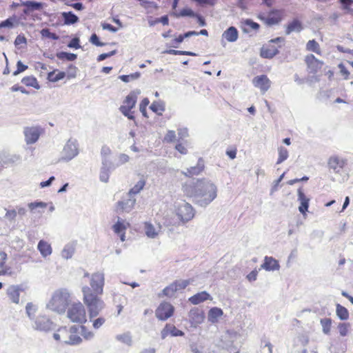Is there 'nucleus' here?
<instances>
[{
  "instance_id": "6e6552de",
  "label": "nucleus",
  "mask_w": 353,
  "mask_h": 353,
  "mask_svg": "<svg viewBox=\"0 0 353 353\" xmlns=\"http://www.w3.org/2000/svg\"><path fill=\"white\" fill-rule=\"evenodd\" d=\"M176 210L177 216L183 223L192 220L195 214L193 207L185 201L177 203Z\"/></svg>"
},
{
  "instance_id": "c9c22d12",
  "label": "nucleus",
  "mask_w": 353,
  "mask_h": 353,
  "mask_svg": "<svg viewBox=\"0 0 353 353\" xmlns=\"http://www.w3.org/2000/svg\"><path fill=\"white\" fill-rule=\"evenodd\" d=\"M336 313L337 316L342 321H345L349 319L348 310L339 303L336 305Z\"/></svg>"
},
{
  "instance_id": "e2e57ef3",
  "label": "nucleus",
  "mask_w": 353,
  "mask_h": 353,
  "mask_svg": "<svg viewBox=\"0 0 353 353\" xmlns=\"http://www.w3.org/2000/svg\"><path fill=\"white\" fill-rule=\"evenodd\" d=\"M130 160V157L128 155L125 154H120L118 156V162L116 163V166L119 167L121 165L125 164V163L128 162Z\"/></svg>"
},
{
  "instance_id": "4468645a",
  "label": "nucleus",
  "mask_w": 353,
  "mask_h": 353,
  "mask_svg": "<svg viewBox=\"0 0 353 353\" xmlns=\"http://www.w3.org/2000/svg\"><path fill=\"white\" fill-rule=\"evenodd\" d=\"M24 292L22 285H11L6 290V294L11 302L19 304L20 302V295Z\"/></svg>"
},
{
  "instance_id": "423d86ee",
  "label": "nucleus",
  "mask_w": 353,
  "mask_h": 353,
  "mask_svg": "<svg viewBox=\"0 0 353 353\" xmlns=\"http://www.w3.org/2000/svg\"><path fill=\"white\" fill-rule=\"evenodd\" d=\"M79 153V143L75 139H69L60 153L59 161L69 162Z\"/></svg>"
},
{
  "instance_id": "bf43d9fd",
  "label": "nucleus",
  "mask_w": 353,
  "mask_h": 353,
  "mask_svg": "<svg viewBox=\"0 0 353 353\" xmlns=\"http://www.w3.org/2000/svg\"><path fill=\"white\" fill-rule=\"evenodd\" d=\"M41 34L43 37H46L49 39H52L53 40H58L59 36L56 34L52 33L50 31L48 28H43L41 30Z\"/></svg>"
},
{
  "instance_id": "f3484780",
  "label": "nucleus",
  "mask_w": 353,
  "mask_h": 353,
  "mask_svg": "<svg viewBox=\"0 0 353 353\" xmlns=\"http://www.w3.org/2000/svg\"><path fill=\"white\" fill-rule=\"evenodd\" d=\"M128 226L129 223L120 217H118L117 222L112 225L114 232L120 236L121 241L125 240V230Z\"/></svg>"
},
{
  "instance_id": "052dcab7",
  "label": "nucleus",
  "mask_w": 353,
  "mask_h": 353,
  "mask_svg": "<svg viewBox=\"0 0 353 353\" xmlns=\"http://www.w3.org/2000/svg\"><path fill=\"white\" fill-rule=\"evenodd\" d=\"M176 139V133L174 130H168L163 138V141L166 143H172Z\"/></svg>"
},
{
  "instance_id": "6ab92c4d",
  "label": "nucleus",
  "mask_w": 353,
  "mask_h": 353,
  "mask_svg": "<svg viewBox=\"0 0 353 353\" xmlns=\"http://www.w3.org/2000/svg\"><path fill=\"white\" fill-rule=\"evenodd\" d=\"M21 6L26 7L23 12L28 15L34 11L41 10L43 8L44 3L35 1H26L21 3Z\"/></svg>"
},
{
  "instance_id": "0e129e2a",
  "label": "nucleus",
  "mask_w": 353,
  "mask_h": 353,
  "mask_svg": "<svg viewBox=\"0 0 353 353\" xmlns=\"http://www.w3.org/2000/svg\"><path fill=\"white\" fill-rule=\"evenodd\" d=\"M28 68V66L24 65L21 61L17 63V70L13 72L14 76H17L21 72H24Z\"/></svg>"
},
{
  "instance_id": "de8ad7c7",
  "label": "nucleus",
  "mask_w": 353,
  "mask_h": 353,
  "mask_svg": "<svg viewBox=\"0 0 353 353\" xmlns=\"http://www.w3.org/2000/svg\"><path fill=\"white\" fill-rule=\"evenodd\" d=\"M116 339L118 341H119L128 345H131V344H132V337L129 332L117 335Z\"/></svg>"
},
{
  "instance_id": "4c0bfd02",
  "label": "nucleus",
  "mask_w": 353,
  "mask_h": 353,
  "mask_svg": "<svg viewBox=\"0 0 353 353\" xmlns=\"http://www.w3.org/2000/svg\"><path fill=\"white\" fill-rule=\"evenodd\" d=\"M150 109L159 115H161L165 111V105L161 101H154L150 106Z\"/></svg>"
},
{
  "instance_id": "dca6fc26",
  "label": "nucleus",
  "mask_w": 353,
  "mask_h": 353,
  "mask_svg": "<svg viewBox=\"0 0 353 353\" xmlns=\"http://www.w3.org/2000/svg\"><path fill=\"white\" fill-rule=\"evenodd\" d=\"M252 83L254 87L259 88L263 94L267 92L271 85L270 80L265 74L255 77L252 79Z\"/></svg>"
},
{
  "instance_id": "79ce46f5",
  "label": "nucleus",
  "mask_w": 353,
  "mask_h": 353,
  "mask_svg": "<svg viewBox=\"0 0 353 353\" xmlns=\"http://www.w3.org/2000/svg\"><path fill=\"white\" fill-rule=\"evenodd\" d=\"M80 329V334L84 339L90 341L94 339V333L92 331L88 330L85 326L83 325H81Z\"/></svg>"
},
{
  "instance_id": "2eb2a0df",
  "label": "nucleus",
  "mask_w": 353,
  "mask_h": 353,
  "mask_svg": "<svg viewBox=\"0 0 353 353\" xmlns=\"http://www.w3.org/2000/svg\"><path fill=\"white\" fill-rule=\"evenodd\" d=\"M188 316L191 325L195 327L202 323L205 319L203 311L198 307L191 309Z\"/></svg>"
},
{
  "instance_id": "4be33fe9",
  "label": "nucleus",
  "mask_w": 353,
  "mask_h": 353,
  "mask_svg": "<svg viewBox=\"0 0 353 353\" xmlns=\"http://www.w3.org/2000/svg\"><path fill=\"white\" fill-rule=\"evenodd\" d=\"M161 227L158 225L154 226L150 222H145L144 230L145 235L150 239L157 238L161 232Z\"/></svg>"
},
{
  "instance_id": "5fc2aeb1",
  "label": "nucleus",
  "mask_w": 353,
  "mask_h": 353,
  "mask_svg": "<svg viewBox=\"0 0 353 353\" xmlns=\"http://www.w3.org/2000/svg\"><path fill=\"white\" fill-rule=\"evenodd\" d=\"M139 77H140V73L135 72V73L130 74L129 75H121V76H119V78L122 81H123L125 83H128L130 81L137 79L138 78H139Z\"/></svg>"
},
{
  "instance_id": "72a5a7b5",
  "label": "nucleus",
  "mask_w": 353,
  "mask_h": 353,
  "mask_svg": "<svg viewBox=\"0 0 353 353\" xmlns=\"http://www.w3.org/2000/svg\"><path fill=\"white\" fill-rule=\"evenodd\" d=\"M62 17L64 20V23L66 25H72L79 21V17L72 12H63Z\"/></svg>"
},
{
  "instance_id": "2f4dec72",
  "label": "nucleus",
  "mask_w": 353,
  "mask_h": 353,
  "mask_svg": "<svg viewBox=\"0 0 353 353\" xmlns=\"http://www.w3.org/2000/svg\"><path fill=\"white\" fill-rule=\"evenodd\" d=\"M303 30L302 23L297 19L290 22L287 26L285 34H290L292 32H299Z\"/></svg>"
},
{
  "instance_id": "b1692460",
  "label": "nucleus",
  "mask_w": 353,
  "mask_h": 353,
  "mask_svg": "<svg viewBox=\"0 0 353 353\" xmlns=\"http://www.w3.org/2000/svg\"><path fill=\"white\" fill-rule=\"evenodd\" d=\"M212 299V298L210 294L205 291H203L190 297L189 301L194 305H198L206 300Z\"/></svg>"
},
{
  "instance_id": "864d4df0",
  "label": "nucleus",
  "mask_w": 353,
  "mask_h": 353,
  "mask_svg": "<svg viewBox=\"0 0 353 353\" xmlns=\"http://www.w3.org/2000/svg\"><path fill=\"white\" fill-rule=\"evenodd\" d=\"M191 281L190 279L186 280H179L174 282L176 285V292L185 289L188 285H190Z\"/></svg>"
},
{
  "instance_id": "58836bf2",
  "label": "nucleus",
  "mask_w": 353,
  "mask_h": 353,
  "mask_svg": "<svg viewBox=\"0 0 353 353\" xmlns=\"http://www.w3.org/2000/svg\"><path fill=\"white\" fill-rule=\"evenodd\" d=\"M281 19L277 12H272L268 17L265 18V21L268 26H272L279 23Z\"/></svg>"
},
{
  "instance_id": "6e6d98bb",
  "label": "nucleus",
  "mask_w": 353,
  "mask_h": 353,
  "mask_svg": "<svg viewBox=\"0 0 353 353\" xmlns=\"http://www.w3.org/2000/svg\"><path fill=\"white\" fill-rule=\"evenodd\" d=\"M37 308L35 305H34L32 303H28L26 306V312L28 316V318L32 321L34 317V314L35 313Z\"/></svg>"
},
{
  "instance_id": "69168bd1",
  "label": "nucleus",
  "mask_w": 353,
  "mask_h": 353,
  "mask_svg": "<svg viewBox=\"0 0 353 353\" xmlns=\"http://www.w3.org/2000/svg\"><path fill=\"white\" fill-rule=\"evenodd\" d=\"M170 334L172 336H182L184 335V332L178 330L174 325H170Z\"/></svg>"
},
{
  "instance_id": "c03bdc74",
  "label": "nucleus",
  "mask_w": 353,
  "mask_h": 353,
  "mask_svg": "<svg viewBox=\"0 0 353 353\" xmlns=\"http://www.w3.org/2000/svg\"><path fill=\"white\" fill-rule=\"evenodd\" d=\"M57 57L61 60L65 59V60H68L70 61H72L77 59V55L76 54H73V53H69V52H59L57 53Z\"/></svg>"
},
{
  "instance_id": "9d476101",
  "label": "nucleus",
  "mask_w": 353,
  "mask_h": 353,
  "mask_svg": "<svg viewBox=\"0 0 353 353\" xmlns=\"http://www.w3.org/2000/svg\"><path fill=\"white\" fill-rule=\"evenodd\" d=\"M42 129L38 126L26 127L23 130L25 141L28 145L35 143L39 139Z\"/></svg>"
},
{
  "instance_id": "f8f14e48",
  "label": "nucleus",
  "mask_w": 353,
  "mask_h": 353,
  "mask_svg": "<svg viewBox=\"0 0 353 353\" xmlns=\"http://www.w3.org/2000/svg\"><path fill=\"white\" fill-rule=\"evenodd\" d=\"M238 334L234 330H227L221 336L219 346L223 349L229 350L233 345L234 342L237 339Z\"/></svg>"
},
{
  "instance_id": "f03ea898",
  "label": "nucleus",
  "mask_w": 353,
  "mask_h": 353,
  "mask_svg": "<svg viewBox=\"0 0 353 353\" xmlns=\"http://www.w3.org/2000/svg\"><path fill=\"white\" fill-rule=\"evenodd\" d=\"M83 302L88 307L89 319L97 317L105 307L103 301L98 295L92 292L90 288H82Z\"/></svg>"
},
{
  "instance_id": "412c9836",
  "label": "nucleus",
  "mask_w": 353,
  "mask_h": 353,
  "mask_svg": "<svg viewBox=\"0 0 353 353\" xmlns=\"http://www.w3.org/2000/svg\"><path fill=\"white\" fill-rule=\"evenodd\" d=\"M261 268L266 271H275L279 270L280 265L279 261L272 256H266L264 258L263 263L261 265Z\"/></svg>"
},
{
  "instance_id": "cd10ccee",
  "label": "nucleus",
  "mask_w": 353,
  "mask_h": 353,
  "mask_svg": "<svg viewBox=\"0 0 353 353\" xmlns=\"http://www.w3.org/2000/svg\"><path fill=\"white\" fill-rule=\"evenodd\" d=\"M145 183L146 180L144 178V176H141L139 180L136 183V184L131 189H130L128 193V196H134V195L139 194L143 189L144 186L145 185Z\"/></svg>"
},
{
  "instance_id": "09e8293b",
  "label": "nucleus",
  "mask_w": 353,
  "mask_h": 353,
  "mask_svg": "<svg viewBox=\"0 0 353 353\" xmlns=\"http://www.w3.org/2000/svg\"><path fill=\"white\" fill-rule=\"evenodd\" d=\"M112 170L101 168L100 174H99V179L103 183H107L109 180L110 173Z\"/></svg>"
},
{
  "instance_id": "0eeeda50",
  "label": "nucleus",
  "mask_w": 353,
  "mask_h": 353,
  "mask_svg": "<svg viewBox=\"0 0 353 353\" xmlns=\"http://www.w3.org/2000/svg\"><path fill=\"white\" fill-rule=\"evenodd\" d=\"M32 327L37 331L48 332L54 330L55 325L48 316L39 314L32 320Z\"/></svg>"
},
{
  "instance_id": "1a4fd4ad",
  "label": "nucleus",
  "mask_w": 353,
  "mask_h": 353,
  "mask_svg": "<svg viewBox=\"0 0 353 353\" xmlns=\"http://www.w3.org/2000/svg\"><path fill=\"white\" fill-rule=\"evenodd\" d=\"M105 282L104 274L103 272H95L90 276V285L92 292L99 295L103 293Z\"/></svg>"
},
{
  "instance_id": "393cba45",
  "label": "nucleus",
  "mask_w": 353,
  "mask_h": 353,
  "mask_svg": "<svg viewBox=\"0 0 353 353\" xmlns=\"http://www.w3.org/2000/svg\"><path fill=\"white\" fill-rule=\"evenodd\" d=\"M298 201L301 203L299 207V212L302 214H305L308 210L310 199L307 198L301 188L298 190Z\"/></svg>"
},
{
  "instance_id": "37998d69",
  "label": "nucleus",
  "mask_w": 353,
  "mask_h": 353,
  "mask_svg": "<svg viewBox=\"0 0 353 353\" xmlns=\"http://www.w3.org/2000/svg\"><path fill=\"white\" fill-rule=\"evenodd\" d=\"M278 152L279 158L277 159L276 164H280L288 158L289 154L288 150L283 146L278 148Z\"/></svg>"
},
{
  "instance_id": "f257e3e1",
  "label": "nucleus",
  "mask_w": 353,
  "mask_h": 353,
  "mask_svg": "<svg viewBox=\"0 0 353 353\" xmlns=\"http://www.w3.org/2000/svg\"><path fill=\"white\" fill-rule=\"evenodd\" d=\"M182 188L187 196L192 198L193 202L202 208H206L217 196L216 185L206 179L190 180Z\"/></svg>"
},
{
  "instance_id": "e433bc0d",
  "label": "nucleus",
  "mask_w": 353,
  "mask_h": 353,
  "mask_svg": "<svg viewBox=\"0 0 353 353\" xmlns=\"http://www.w3.org/2000/svg\"><path fill=\"white\" fill-rule=\"evenodd\" d=\"M21 82L26 86H30L37 90L40 88L37 79L32 76L23 77Z\"/></svg>"
},
{
  "instance_id": "7c9ffc66",
  "label": "nucleus",
  "mask_w": 353,
  "mask_h": 353,
  "mask_svg": "<svg viewBox=\"0 0 353 353\" xmlns=\"http://www.w3.org/2000/svg\"><path fill=\"white\" fill-rule=\"evenodd\" d=\"M37 249L43 257H46L52 254V248L50 245L43 240H41L39 242Z\"/></svg>"
},
{
  "instance_id": "f704fd0d",
  "label": "nucleus",
  "mask_w": 353,
  "mask_h": 353,
  "mask_svg": "<svg viewBox=\"0 0 353 353\" xmlns=\"http://www.w3.org/2000/svg\"><path fill=\"white\" fill-rule=\"evenodd\" d=\"M137 97L134 92H130L123 101V105L131 109L135 107Z\"/></svg>"
},
{
  "instance_id": "9b49d317",
  "label": "nucleus",
  "mask_w": 353,
  "mask_h": 353,
  "mask_svg": "<svg viewBox=\"0 0 353 353\" xmlns=\"http://www.w3.org/2000/svg\"><path fill=\"white\" fill-rule=\"evenodd\" d=\"M174 311V307L168 302L161 303L155 312L157 318L161 321H165L172 316Z\"/></svg>"
},
{
  "instance_id": "ea45409f",
  "label": "nucleus",
  "mask_w": 353,
  "mask_h": 353,
  "mask_svg": "<svg viewBox=\"0 0 353 353\" xmlns=\"http://www.w3.org/2000/svg\"><path fill=\"white\" fill-rule=\"evenodd\" d=\"M322 327V331L325 334H330L332 327V319L330 318H323L320 321Z\"/></svg>"
},
{
  "instance_id": "49530a36",
  "label": "nucleus",
  "mask_w": 353,
  "mask_h": 353,
  "mask_svg": "<svg viewBox=\"0 0 353 353\" xmlns=\"http://www.w3.org/2000/svg\"><path fill=\"white\" fill-rule=\"evenodd\" d=\"M65 77V73L64 72H59L57 74H55L54 71L48 73V79L50 81L57 82L61 79H63Z\"/></svg>"
},
{
  "instance_id": "338daca9",
  "label": "nucleus",
  "mask_w": 353,
  "mask_h": 353,
  "mask_svg": "<svg viewBox=\"0 0 353 353\" xmlns=\"http://www.w3.org/2000/svg\"><path fill=\"white\" fill-rule=\"evenodd\" d=\"M90 41L97 46H103L105 44L99 41V37L96 34H92L90 38Z\"/></svg>"
},
{
  "instance_id": "20e7f679",
  "label": "nucleus",
  "mask_w": 353,
  "mask_h": 353,
  "mask_svg": "<svg viewBox=\"0 0 353 353\" xmlns=\"http://www.w3.org/2000/svg\"><path fill=\"white\" fill-rule=\"evenodd\" d=\"M53 338L65 344L75 345L82 342V339L76 334V328L72 326L70 329L66 327H60L57 332L54 333Z\"/></svg>"
},
{
  "instance_id": "c85d7f7f",
  "label": "nucleus",
  "mask_w": 353,
  "mask_h": 353,
  "mask_svg": "<svg viewBox=\"0 0 353 353\" xmlns=\"http://www.w3.org/2000/svg\"><path fill=\"white\" fill-rule=\"evenodd\" d=\"M223 312L221 308L214 307L211 308L208 312V319L212 323H217L219 319L223 316Z\"/></svg>"
},
{
  "instance_id": "39448f33",
  "label": "nucleus",
  "mask_w": 353,
  "mask_h": 353,
  "mask_svg": "<svg viewBox=\"0 0 353 353\" xmlns=\"http://www.w3.org/2000/svg\"><path fill=\"white\" fill-rule=\"evenodd\" d=\"M67 316L73 323L83 324L87 321L85 309L79 301L73 303L69 306Z\"/></svg>"
},
{
  "instance_id": "a18cd8bd",
  "label": "nucleus",
  "mask_w": 353,
  "mask_h": 353,
  "mask_svg": "<svg viewBox=\"0 0 353 353\" xmlns=\"http://www.w3.org/2000/svg\"><path fill=\"white\" fill-rule=\"evenodd\" d=\"M89 320L92 323V327L95 330H98L101 327L106 321L105 318L103 316H99L97 318L95 317Z\"/></svg>"
},
{
  "instance_id": "a19ab883",
  "label": "nucleus",
  "mask_w": 353,
  "mask_h": 353,
  "mask_svg": "<svg viewBox=\"0 0 353 353\" xmlns=\"http://www.w3.org/2000/svg\"><path fill=\"white\" fill-rule=\"evenodd\" d=\"M306 49L308 51L314 52L316 54H321L319 44L314 40H310L306 44Z\"/></svg>"
},
{
  "instance_id": "bb28decb",
  "label": "nucleus",
  "mask_w": 353,
  "mask_h": 353,
  "mask_svg": "<svg viewBox=\"0 0 353 353\" xmlns=\"http://www.w3.org/2000/svg\"><path fill=\"white\" fill-rule=\"evenodd\" d=\"M204 169V161L202 159L198 160L196 166L191 167L187 169V172H184V174L188 176H192L193 175H197L200 174Z\"/></svg>"
},
{
  "instance_id": "a878e982",
  "label": "nucleus",
  "mask_w": 353,
  "mask_h": 353,
  "mask_svg": "<svg viewBox=\"0 0 353 353\" xmlns=\"http://www.w3.org/2000/svg\"><path fill=\"white\" fill-rule=\"evenodd\" d=\"M239 36L237 29L231 26L228 28L226 30H225L222 34L223 39H225L226 41L229 42H234L237 40Z\"/></svg>"
},
{
  "instance_id": "680f3d73",
  "label": "nucleus",
  "mask_w": 353,
  "mask_h": 353,
  "mask_svg": "<svg viewBox=\"0 0 353 353\" xmlns=\"http://www.w3.org/2000/svg\"><path fill=\"white\" fill-rule=\"evenodd\" d=\"M149 103V99L148 98H144L139 104V110L144 117H147L146 108Z\"/></svg>"
},
{
  "instance_id": "603ef678",
  "label": "nucleus",
  "mask_w": 353,
  "mask_h": 353,
  "mask_svg": "<svg viewBox=\"0 0 353 353\" xmlns=\"http://www.w3.org/2000/svg\"><path fill=\"white\" fill-rule=\"evenodd\" d=\"M174 15L176 17H194L196 16V14L193 12L192 10L190 8H186L182 9L179 13H174Z\"/></svg>"
},
{
  "instance_id": "473e14b6",
  "label": "nucleus",
  "mask_w": 353,
  "mask_h": 353,
  "mask_svg": "<svg viewBox=\"0 0 353 353\" xmlns=\"http://www.w3.org/2000/svg\"><path fill=\"white\" fill-rule=\"evenodd\" d=\"M279 51L277 48L274 46H270L267 48H262L261 50V56L265 59H272L275 55L279 54Z\"/></svg>"
},
{
  "instance_id": "ddd939ff",
  "label": "nucleus",
  "mask_w": 353,
  "mask_h": 353,
  "mask_svg": "<svg viewBox=\"0 0 353 353\" xmlns=\"http://www.w3.org/2000/svg\"><path fill=\"white\" fill-rule=\"evenodd\" d=\"M346 164L347 159L337 155L331 156L327 161L329 168L336 174H339Z\"/></svg>"
},
{
  "instance_id": "774afa93",
  "label": "nucleus",
  "mask_w": 353,
  "mask_h": 353,
  "mask_svg": "<svg viewBox=\"0 0 353 353\" xmlns=\"http://www.w3.org/2000/svg\"><path fill=\"white\" fill-rule=\"evenodd\" d=\"M17 216V210H6V213L5 214V217L9 221H12L15 220Z\"/></svg>"
},
{
  "instance_id": "5701e85b",
  "label": "nucleus",
  "mask_w": 353,
  "mask_h": 353,
  "mask_svg": "<svg viewBox=\"0 0 353 353\" xmlns=\"http://www.w3.org/2000/svg\"><path fill=\"white\" fill-rule=\"evenodd\" d=\"M48 203L43 201H34L28 204V207L32 214L41 216Z\"/></svg>"
},
{
  "instance_id": "c756f323",
  "label": "nucleus",
  "mask_w": 353,
  "mask_h": 353,
  "mask_svg": "<svg viewBox=\"0 0 353 353\" xmlns=\"http://www.w3.org/2000/svg\"><path fill=\"white\" fill-rule=\"evenodd\" d=\"M76 244L74 242L67 243L61 251V256L65 259H71L75 252Z\"/></svg>"
},
{
  "instance_id": "8fccbe9b",
  "label": "nucleus",
  "mask_w": 353,
  "mask_h": 353,
  "mask_svg": "<svg viewBox=\"0 0 353 353\" xmlns=\"http://www.w3.org/2000/svg\"><path fill=\"white\" fill-rule=\"evenodd\" d=\"M131 108H128L123 105H121L119 108L120 112L130 120H134L135 117L133 115V112L131 111Z\"/></svg>"
},
{
  "instance_id": "4d7b16f0",
  "label": "nucleus",
  "mask_w": 353,
  "mask_h": 353,
  "mask_svg": "<svg viewBox=\"0 0 353 353\" xmlns=\"http://www.w3.org/2000/svg\"><path fill=\"white\" fill-rule=\"evenodd\" d=\"M176 285L174 284V282L171 283L170 285L165 288L163 290V293L165 296L171 297L174 293L176 292V288L175 287Z\"/></svg>"
},
{
  "instance_id": "13d9d810",
  "label": "nucleus",
  "mask_w": 353,
  "mask_h": 353,
  "mask_svg": "<svg viewBox=\"0 0 353 353\" xmlns=\"http://www.w3.org/2000/svg\"><path fill=\"white\" fill-rule=\"evenodd\" d=\"M101 168H105L110 170H114L117 166L116 164H114L110 157L107 158H101Z\"/></svg>"
},
{
  "instance_id": "7ed1b4c3",
  "label": "nucleus",
  "mask_w": 353,
  "mask_h": 353,
  "mask_svg": "<svg viewBox=\"0 0 353 353\" xmlns=\"http://www.w3.org/2000/svg\"><path fill=\"white\" fill-rule=\"evenodd\" d=\"M70 301V292L65 288H61L54 292L47 303V308L59 314H63Z\"/></svg>"
},
{
  "instance_id": "a211bd4d",
  "label": "nucleus",
  "mask_w": 353,
  "mask_h": 353,
  "mask_svg": "<svg viewBox=\"0 0 353 353\" xmlns=\"http://www.w3.org/2000/svg\"><path fill=\"white\" fill-rule=\"evenodd\" d=\"M136 203V199L133 196H128V199L120 201L117 203V212H130L133 208Z\"/></svg>"
},
{
  "instance_id": "aec40b11",
  "label": "nucleus",
  "mask_w": 353,
  "mask_h": 353,
  "mask_svg": "<svg viewBox=\"0 0 353 353\" xmlns=\"http://www.w3.org/2000/svg\"><path fill=\"white\" fill-rule=\"evenodd\" d=\"M310 72H316L318 70L321 69L323 62L317 59L313 54L306 56L305 59Z\"/></svg>"
},
{
  "instance_id": "3c124183",
  "label": "nucleus",
  "mask_w": 353,
  "mask_h": 353,
  "mask_svg": "<svg viewBox=\"0 0 353 353\" xmlns=\"http://www.w3.org/2000/svg\"><path fill=\"white\" fill-rule=\"evenodd\" d=\"M350 327V324L347 323H340L338 325V329L340 333V335L342 336H345L347 335L349 329Z\"/></svg>"
}]
</instances>
